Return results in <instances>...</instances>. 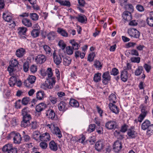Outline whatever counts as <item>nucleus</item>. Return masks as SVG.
I'll list each match as a JSON object with an SVG mask.
<instances>
[{
  "mask_svg": "<svg viewBox=\"0 0 153 153\" xmlns=\"http://www.w3.org/2000/svg\"><path fill=\"white\" fill-rule=\"evenodd\" d=\"M18 65L19 63L16 59L13 58L11 59L10 62V65L7 68V71L10 75H13V72L15 71L14 68L18 67Z\"/></svg>",
  "mask_w": 153,
  "mask_h": 153,
  "instance_id": "obj_1",
  "label": "nucleus"
},
{
  "mask_svg": "<svg viewBox=\"0 0 153 153\" xmlns=\"http://www.w3.org/2000/svg\"><path fill=\"white\" fill-rule=\"evenodd\" d=\"M36 79V77L34 76H29L27 79L24 81V85L27 87L32 88L33 87V84L35 82Z\"/></svg>",
  "mask_w": 153,
  "mask_h": 153,
  "instance_id": "obj_2",
  "label": "nucleus"
},
{
  "mask_svg": "<svg viewBox=\"0 0 153 153\" xmlns=\"http://www.w3.org/2000/svg\"><path fill=\"white\" fill-rule=\"evenodd\" d=\"M2 150L4 152H7V153H17V149L13 147L12 144L10 143H8L4 146Z\"/></svg>",
  "mask_w": 153,
  "mask_h": 153,
  "instance_id": "obj_3",
  "label": "nucleus"
},
{
  "mask_svg": "<svg viewBox=\"0 0 153 153\" xmlns=\"http://www.w3.org/2000/svg\"><path fill=\"white\" fill-rule=\"evenodd\" d=\"M47 81L42 84L41 87L43 89L46 90L47 89H51L53 87L56 82V80L52 79H46Z\"/></svg>",
  "mask_w": 153,
  "mask_h": 153,
  "instance_id": "obj_4",
  "label": "nucleus"
},
{
  "mask_svg": "<svg viewBox=\"0 0 153 153\" xmlns=\"http://www.w3.org/2000/svg\"><path fill=\"white\" fill-rule=\"evenodd\" d=\"M10 136L11 138H13V142L15 143H20L22 140L21 136L19 133L18 132H12L10 133Z\"/></svg>",
  "mask_w": 153,
  "mask_h": 153,
  "instance_id": "obj_5",
  "label": "nucleus"
},
{
  "mask_svg": "<svg viewBox=\"0 0 153 153\" xmlns=\"http://www.w3.org/2000/svg\"><path fill=\"white\" fill-rule=\"evenodd\" d=\"M59 110L61 112H64L67 110L69 107V105L67 102L64 101H61L57 105Z\"/></svg>",
  "mask_w": 153,
  "mask_h": 153,
  "instance_id": "obj_6",
  "label": "nucleus"
},
{
  "mask_svg": "<svg viewBox=\"0 0 153 153\" xmlns=\"http://www.w3.org/2000/svg\"><path fill=\"white\" fill-rule=\"evenodd\" d=\"M128 33L129 35L131 37L138 38L140 36V33L135 28L129 29L128 30Z\"/></svg>",
  "mask_w": 153,
  "mask_h": 153,
  "instance_id": "obj_7",
  "label": "nucleus"
},
{
  "mask_svg": "<svg viewBox=\"0 0 153 153\" xmlns=\"http://www.w3.org/2000/svg\"><path fill=\"white\" fill-rule=\"evenodd\" d=\"M105 127L108 130L115 129L117 128V123L114 120H111L105 123Z\"/></svg>",
  "mask_w": 153,
  "mask_h": 153,
  "instance_id": "obj_8",
  "label": "nucleus"
},
{
  "mask_svg": "<svg viewBox=\"0 0 153 153\" xmlns=\"http://www.w3.org/2000/svg\"><path fill=\"white\" fill-rule=\"evenodd\" d=\"M102 82L105 85H107L111 80V76L109 71L104 72L102 74Z\"/></svg>",
  "mask_w": 153,
  "mask_h": 153,
  "instance_id": "obj_9",
  "label": "nucleus"
},
{
  "mask_svg": "<svg viewBox=\"0 0 153 153\" xmlns=\"http://www.w3.org/2000/svg\"><path fill=\"white\" fill-rule=\"evenodd\" d=\"M45 115L47 118L52 120L55 119L56 114L54 111L51 108H48L46 111Z\"/></svg>",
  "mask_w": 153,
  "mask_h": 153,
  "instance_id": "obj_10",
  "label": "nucleus"
},
{
  "mask_svg": "<svg viewBox=\"0 0 153 153\" xmlns=\"http://www.w3.org/2000/svg\"><path fill=\"white\" fill-rule=\"evenodd\" d=\"M53 56L55 63L57 65L60 64L62 62V59L60 55L56 54L55 50H54L53 52Z\"/></svg>",
  "mask_w": 153,
  "mask_h": 153,
  "instance_id": "obj_11",
  "label": "nucleus"
},
{
  "mask_svg": "<svg viewBox=\"0 0 153 153\" xmlns=\"http://www.w3.org/2000/svg\"><path fill=\"white\" fill-rule=\"evenodd\" d=\"M46 60L45 56L43 54H39L37 55L35 59V61L36 63L39 64L43 63Z\"/></svg>",
  "mask_w": 153,
  "mask_h": 153,
  "instance_id": "obj_12",
  "label": "nucleus"
},
{
  "mask_svg": "<svg viewBox=\"0 0 153 153\" xmlns=\"http://www.w3.org/2000/svg\"><path fill=\"white\" fill-rule=\"evenodd\" d=\"M122 148L121 142L118 140L116 141L113 145V149L114 152H120Z\"/></svg>",
  "mask_w": 153,
  "mask_h": 153,
  "instance_id": "obj_13",
  "label": "nucleus"
},
{
  "mask_svg": "<svg viewBox=\"0 0 153 153\" xmlns=\"http://www.w3.org/2000/svg\"><path fill=\"white\" fill-rule=\"evenodd\" d=\"M30 111L28 108H24L22 111V115L23 118L31 119V117L30 114Z\"/></svg>",
  "mask_w": 153,
  "mask_h": 153,
  "instance_id": "obj_14",
  "label": "nucleus"
},
{
  "mask_svg": "<svg viewBox=\"0 0 153 153\" xmlns=\"http://www.w3.org/2000/svg\"><path fill=\"white\" fill-rule=\"evenodd\" d=\"M104 146V142L103 140L98 141L95 144V149L97 151H100L103 149Z\"/></svg>",
  "mask_w": 153,
  "mask_h": 153,
  "instance_id": "obj_15",
  "label": "nucleus"
},
{
  "mask_svg": "<svg viewBox=\"0 0 153 153\" xmlns=\"http://www.w3.org/2000/svg\"><path fill=\"white\" fill-rule=\"evenodd\" d=\"M141 112V114L146 116L149 112L147 106L144 104H141L139 107Z\"/></svg>",
  "mask_w": 153,
  "mask_h": 153,
  "instance_id": "obj_16",
  "label": "nucleus"
},
{
  "mask_svg": "<svg viewBox=\"0 0 153 153\" xmlns=\"http://www.w3.org/2000/svg\"><path fill=\"white\" fill-rule=\"evenodd\" d=\"M137 133L133 128L129 129L127 131V135L130 138H133L137 136Z\"/></svg>",
  "mask_w": 153,
  "mask_h": 153,
  "instance_id": "obj_17",
  "label": "nucleus"
},
{
  "mask_svg": "<svg viewBox=\"0 0 153 153\" xmlns=\"http://www.w3.org/2000/svg\"><path fill=\"white\" fill-rule=\"evenodd\" d=\"M12 76L8 82V84L10 86H13L15 85L16 83L17 75L13 73V75H11Z\"/></svg>",
  "mask_w": 153,
  "mask_h": 153,
  "instance_id": "obj_18",
  "label": "nucleus"
},
{
  "mask_svg": "<svg viewBox=\"0 0 153 153\" xmlns=\"http://www.w3.org/2000/svg\"><path fill=\"white\" fill-rule=\"evenodd\" d=\"M26 53L25 49L22 48H20L17 49L16 52V56L19 58L22 57Z\"/></svg>",
  "mask_w": 153,
  "mask_h": 153,
  "instance_id": "obj_19",
  "label": "nucleus"
},
{
  "mask_svg": "<svg viewBox=\"0 0 153 153\" xmlns=\"http://www.w3.org/2000/svg\"><path fill=\"white\" fill-rule=\"evenodd\" d=\"M40 140L41 141L45 142L51 140V137L49 134L46 132L41 134Z\"/></svg>",
  "mask_w": 153,
  "mask_h": 153,
  "instance_id": "obj_20",
  "label": "nucleus"
},
{
  "mask_svg": "<svg viewBox=\"0 0 153 153\" xmlns=\"http://www.w3.org/2000/svg\"><path fill=\"white\" fill-rule=\"evenodd\" d=\"M46 73L47 77L46 79H52V80H55V77L53 76V73L52 69L48 68L46 70Z\"/></svg>",
  "mask_w": 153,
  "mask_h": 153,
  "instance_id": "obj_21",
  "label": "nucleus"
},
{
  "mask_svg": "<svg viewBox=\"0 0 153 153\" xmlns=\"http://www.w3.org/2000/svg\"><path fill=\"white\" fill-rule=\"evenodd\" d=\"M31 119L28 118H23V120L21 122V126L24 128H26L28 127L30 124V120Z\"/></svg>",
  "mask_w": 153,
  "mask_h": 153,
  "instance_id": "obj_22",
  "label": "nucleus"
},
{
  "mask_svg": "<svg viewBox=\"0 0 153 153\" xmlns=\"http://www.w3.org/2000/svg\"><path fill=\"white\" fill-rule=\"evenodd\" d=\"M129 74L127 71H123L121 73L120 78L121 80L124 82H126L128 80Z\"/></svg>",
  "mask_w": 153,
  "mask_h": 153,
  "instance_id": "obj_23",
  "label": "nucleus"
},
{
  "mask_svg": "<svg viewBox=\"0 0 153 153\" xmlns=\"http://www.w3.org/2000/svg\"><path fill=\"white\" fill-rule=\"evenodd\" d=\"M108 106L110 110L115 114L119 112V109L118 107L114 105V103H109Z\"/></svg>",
  "mask_w": 153,
  "mask_h": 153,
  "instance_id": "obj_24",
  "label": "nucleus"
},
{
  "mask_svg": "<svg viewBox=\"0 0 153 153\" xmlns=\"http://www.w3.org/2000/svg\"><path fill=\"white\" fill-rule=\"evenodd\" d=\"M123 16L124 20L128 21H131L132 19L131 13L128 11H124L123 12Z\"/></svg>",
  "mask_w": 153,
  "mask_h": 153,
  "instance_id": "obj_25",
  "label": "nucleus"
},
{
  "mask_svg": "<svg viewBox=\"0 0 153 153\" xmlns=\"http://www.w3.org/2000/svg\"><path fill=\"white\" fill-rule=\"evenodd\" d=\"M46 107V105L44 103H41L36 106V110L37 112H39L44 110Z\"/></svg>",
  "mask_w": 153,
  "mask_h": 153,
  "instance_id": "obj_26",
  "label": "nucleus"
},
{
  "mask_svg": "<svg viewBox=\"0 0 153 153\" xmlns=\"http://www.w3.org/2000/svg\"><path fill=\"white\" fill-rule=\"evenodd\" d=\"M76 19L79 22L82 23H86L87 21V19L84 15L80 14L78 16L76 17Z\"/></svg>",
  "mask_w": 153,
  "mask_h": 153,
  "instance_id": "obj_27",
  "label": "nucleus"
},
{
  "mask_svg": "<svg viewBox=\"0 0 153 153\" xmlns=\"http://www.w3.org/2000/svg\"><path fill=\"white\" fill-rule=\"evenodd\" d=\"M69 104L70 105L74 108H78L79 106V104L78 101L73 98L70 100Z\"/></svg>",
  "mask_w": 153,
  "mask_h": 153,
  "instance_id": "obj_28",
  "label": "nucleus"
},
{
  "mask_svg": "<svg viewBox=\"0 0 153 153\" xmlns=\"http://www.w3.org/2000/svg\"><path fill=\"white\" fill-rule=\"evenodd\" d=\"M57 32L63 37H66L68 36V33L63 28H58L57 30Z\"/></svg>",
  "mask_w": 153,
  "mask_h": 153,
  "instance_id": "obj_29",
  "label": "nucleus"
},
{
  "mask_svg": "<svg viewBox=\"0 0 153 153\" xmlns=\"http://www.w3.org/2000/svg\"><path fill=\"white\" fill-rule=\"evenodd\" d=\"M151 124V123L149 120H145L141 124V129L143 130H145L147 129Z\"/></svg>",
  "mask_w": 153,
  "mask_h": 153,
  "instance_id": "obj_30",
  "label": "nucleus"
},
{
  "mask_svg": "<svg viewBox=\"0 0 153 153\" xmlns=\"http://www.w3.org/2000/svg\"><path fill=\"white\" fill-rule=\"evenodd\" d=\"M22 24L27 27H30L32 26V23L31 20L27 18H23L22 20Z\"/></svg>",
  "mask_w": 153,
  "mask_h": 153,
  "instance_id": "obj_31",
  "label": "nucleus"
},
{
  "mask_svg": "<svg viewBox=\"0 0 153 153\" xmlns=\"http://www.w3.org/2000/svg\"><path fill=\"white\" fill-rule=\"evenodd\" d=\"M3 17L6 21L8 22H11V21L13 22L12 16L10 14L4 13Z\"/></svg>",
  "mask_w": 153,
  "mask_h": 153,
  "instance_id": "obj_32",
  "label": "nucleus"
},
{
  "mask_svg": "<svg viewBox=\"0 0 153 153\" xmlns=\"http://www.w3.org/2000/svg\"><path fill=\"white\" fill-rule=\"evenodd\" d=\"M147 24L150 26L153 27V12L150 13V16L147 19Z\"/></svg>",
  "mask_w": 153,
  "mask_h": 153,
  "instance_id": "obj_33",
  "label": "nucleus"
},
{
  "mask_svg": "<svg viewBox=\"0 0 153 153\" xmlns=\"http://www.w3.org/2000/svg\"><path fill=\"white\" fill-rule=\"evenodd\" d=\"M49 146L50 149L53 151H56L58 149L57 144L53 140H52L50 142Z\"/></svg>",
  "mask_w": 153,
  "mask_h": 153,
  "instance_id": "obj_34",
  "label": "nucleus"
},
{
  "mask_svg": "<svg viewBox=\"0 0 153 153\" xmlns=\"http://www.w3.org/2000/svg\"><path fill=\"white\" fill-rule=\"evenodd\" d=\"M56 36V34L55 32L51 31L48 33L47 36L49 40L51 41L53 40Z\"/></svg>",
  "mask_w": 153,
  "mask_h": 153,
  "instance_id": "obj_35",
  "label": "nucleus"
},
{
  "mask_svg": "<svg viewBox=\"0 0 153 153\" xmlns=\"http://www.w3.org/2000/svg\"><path fill=\"white\" fill-rule=\"evenodd\" d=\"M120 130H116L114 133V135L118 139L120 140L124 138V135Z\"/></svg>",
  "mask_w": 153,
  "mask_h": 153,
  "instance_id": "obj_36",
  "label": "nucleus"
},
{
  "mask_svg": "<svg viewBox=\"0 0 153 153\" xmlns=\"http://www.w3.org/2000/svg\"><path fill=\"white\" fill-rule=\"evenodd\" d=\"M52 133L53 134H55L57 137L59 138H61L62 137L61 131L59 128L57 127H55Z\"/></svg>",
  "mask_w": 153,
  "mask_h": 153,
  "instance_id": "obj_37",
  "label": "nucleus"
},
{
  "mask_svg": "<svg viewBox=\"0 0 153 153\" xmlns=\"http://www.w3.org/2000/svg\"><path fill=\"white\" fill-rule=\"evenodd\" d=\"M109 103H115L117 102V97L116 95L111 94L109 97Z\"/></svg>",
  "mask_w": 153,
  "mask_h": 153,
  "instance_id": "obj_38",
  "label": "nucleus"
},
{
  "mask_svg": "<svg viewBox=\"0 0 153 153\" xmlns=\"http://www.w3.org/2000/svg\"><path fill=\"white\" fill-rule=\"evenodd\" d=\"M43 48L46 54L49 55L52 54V49L49 46L45 45H43Z\"/></svg>",
  "mask_w": 153,
  "mask_h": 153,
  "instance_id": "obj_39",
  "label": "nucleus"
},
{
  "mask_svg": "<svg viewBox=\"0 0 153 153\" xmlns=\"http://www.w3.org/2000/svg\"><path fill=\"white\" fill-rule=\"evenodd\" d=\"M56 2L59 3L61 5L69 7L70 6V3L69 1L66 0L61 1L60 0H55Z\"/></svg>",
  "mask_w": 153,
  "mask_h": 153,
  "instance_id": "obj_40",
  "label": "nucleus"
},
{
  "mask_svg": "<svg viewBox=\"0 0 153 153\" xmlns=\"http://www.w3.org/2000/svg\"><path fill=\"white\" fill-rule=\"evenodd\" d=\"M70 43L72 45V48H73L74 50L78 49L80 47L78 43L76 42L74 39L71 40Z\"/></svg>",
  "mask_w": 153,
  "mask_h": 153,
  "instance_id": "obj_41",
  "label": "nucleus"
},
{
  "mask_svg": "<svg viewBox=\"0 0 153 153\" xmlns=\"http://www.w3.org/2000/svg\"><path fill=\"white\" fill-rule=\"evenodd\" d=\"M101 74L98 73L95 74L93 80L94 82H97L100 81L101 80Z\"/></svg>",
  "mask_w": 153,
  "mask_h": 153,
  "instance_id": "obj_42",
  "label": "nucleus"
},
{
  "mask_svg": "<svg viewBox=\"0 0 153 153\" xmlns=\"http://www.w3.org/2000/svg\"><path fill=\"white\" fill-rule=\"evenodd\" d=\"M63 64L65 66H68L71 63V59L68 56H66L63 58Z\"/></svg>",
  "mask_w": 153,
  "mask_h": 153,
  "instance_id": "obj_43",
  "label": "nucleus"
},
{
  "mask_svg": "<svg viewBox=\"0 0 153 153\" xmlns=\"http://www.w3.org/2000/svg\"><path fill=\"white\" fill-rule=\"evenodd\" d=\"M33 137L35 140L37 141L39 139L40 140L41 135L40 134V133L38 131H35L33 132Z\"/></svg>",
  "mask_w": 153,
  "mask_h": 153,
  "instance_id": "obj_44",
  "label": "nucleus"
},
{
  "mask_svg": "<svg viewBox=\"0 0 153 153\" xmlns=\"http://www.w3.org/2000/svg\"><path fill=\"white\" fill-rule=\"evenodd\" d=\"M45 93L44 91H38L36 94V98L39 100H42L44 98Z\"/></svg>",
  "mask_w": 153,
  "mask_h": 153,
  "instance_id": "obj_45",
  "label": "nucleus"
},
{
  "mask_svg": "<svg viewBox=\"0 0 153 153\" xmlns=\"http://www.w3.org/2000/svg\"><path fill=\"white\" fill-rule=\"evenodd\" d=\"M143 71V68L142 66H139L136 69L134 72V74L136 76H138L140 75Z\"/></svg>",
  "mask_w": 153,
  "mask_h": 153,
  "instance_id": "obj_46",
  "label": "nucleus"
},
{
  "mask_svg": "<svg viewBox=\"0 0 153 153\" xmlns=\"http://www.w3.org/2000/svg\"><path fill=\"white\" fill-rule=\"evenodd\" d=\"M94 66L98 69H101L102 67V64L99 60H96L94 64Z\"/></svg>",
  "mask_w": 153,
  "mask_h": 153,
  "instance_id": "obj_47",
  "label": "nucleus"
},
{
  "mask_svg": "<svg viewBox=\"0 0 153 153\" xmlns=\"http://www.w3.org/2000/svg\"><path fill=\"white\" fill-rule=\"evenodd\" d=\"M29 126L31 127V129H35L39 126V125L36 121H33L30 123Z\"/></svg>",
  "mask_w": 153,
  "mask_h": 153,
  "instance_id": "obj_48",
  "label": "nucleus"
},
{
  "mask_svg": "<svg viewBox=\"0 0 153 153\" xmlns=\"http://www.w3.org/2000/svg\"><path fill=\"white\" fill-rule=\"evenodd\" d=\"M85 56V54L84 53H81L79 51H76L75 52V56L77 58L78 57H80L81 59L84 58Z\"/></svg>",
  "mask_w": 153,
  "mask_h": 153,
  "instance_id": "obj_49",
  "label": "nucleus"
},
{
  "mask_svg": "<svg viewBox=\"0 0 153 153\" xmlns=\"http://www.w3.org/2000/svg\"><path fill=\"white\" fill-rule=\"evenodd\" d=\"M129 53L130 54L133 56H138L139 55L138 51L134 49L130 50L129 52Z\"/></svg>",
  "mask_w": 153,
  "mask_h": 153,
  "instance_id": "obj_50",
  "label": "nucleus"
},
{
  "mask_svg": "<svg viewBox=\"0 0 153 153\" xmlns=\"http://www.w3.org/2000/svg\"><path fill=\"white\" fill-rule=\"evenodd\" d=\"M18 30V33L20 35H25L27 30V28L24 27H20Z\"/></svg>",
  "mask_w": 153,
  "mask_h": 153,
  "instance_id": "obj_51",
  "label": "nucleus"
},
{
  "mask_svg": "<svg viewBox=\"0 0 153 153\" xmlns=\"http://www.w3.org/2000/svg\"><path fill=\"white\" fill-rule=\"evenodd\" d=\"M130 60L132 62L139 63L140 61V58L139 57H133L131 58Z\"/></svg>",
  "mask_w": 153,
  "mask_h": 153,
  "instance_id": "obj_52",
  "label": "nucleus"
},
{
  "mask_svg": "<svg viewBox=\"0 0 153 153\" xmlns=\"http://www.w3.org/2000/svg\"><path fill=\"white\" fill-rule=\"evenodd\" d=\"M30 18L33 21H37L39 19V16L36 13H31L30 14Z\"/></svg>",
  "mask_w": 153,
  "mask_h": 153,
  "instance_id": "obj_53",
  "label": "nucleus"
},
{
  "mask_svg": "<svg viewBox=\"0 0 153 153\" xmlns=\"http://www.w3.org/2000/svg\"><path fill=\"white\" fill-rule=\"evenodd\" d=\"M95 129V125L94 124H91L89 126L87 131L89 133H91L94 131Z\"/></svg>",
  "mask_w": 153,
  "mask_h": 153,
  "instance_id": "obj_54",
  "label": "nucleus"
},
{
  "mask_svg": "<svg viewBox=\"0 0 153 153\" xmlns=\"http://www.w3.org/2000/svg\"><path fill=\"white\" fill-rule=\"evenodd\" d=\"M47 129H49L52 132L56 126L54 124L51 123V124H47L46 125Z\"/></svg>",
  "mask_w": 153,
  "mask_h": 153,
  "instance_id": "obj_55",
  "label": "nucleus"
},
{
  "mask_svg": "<svg viewBox=\"0 0 153 153\" xmlns=\"http://www.w3.org/2000/svg\"><path fill=\"white\" fill-rule=\"evenodd\" d=\"M66 52L69 55H71L73 53V51L72 47L70 46H67L66 48Z\"/></svg>",
  "mask_w": 153,
  "mask_h": 153,
  "instance_id": "obj_56",
  "label": "nucleus"
},
{
  "mask_svg": "<svg viewBox=\"0 0 153 153\" xmlns=\"http://www.w3.org/2000/svg\"><path fill=\"white\" fill-rule=\"evenodd\" d=\"M146 129L147 134H151L153 133V124H151Z\"/></svg>",
  "mask_w": 153,
  "mask_h": 153,
  "instance_id": "obj_57",
  "label": "nucleus"
},
{
  "mask_svg": "<svg viewBox=\"0 0 153 153\" xmlns=\"http://www.w3.org/2000/svg\"><path fill=\"white\" fill-rule=\"evenodd\" d=\"M39 31L37 29H34L31 32V34L32 36L36 37L39 36Z\"/></svg>",
  "mask_w": 153,
  "mask_h": 153,
  "instance_id": "obj_58",
  "label": "nucleus"
},
{
  "mask_svg": "<svg viewBox=\"0 0 153 153\" xmlns=\"http://www.w3.org/2000/svg\"><path fill=\"white\" fill-rule=\"evenodd\" d=\"M58 45L62 50H64L66 47L65 44L63 41L62 40L59 41L58 43Z\"/></svg>",
  "mask_w": 153,
  "mask_h": 153,
  "instance_id": "obj_59",
  "label": "nucleus"
},
{
  "mask_svg": "<svg viewBox=\"0 0 153 153\" xmlns=\"http://www.w3.org/2000/svg\"><path fill=\"white\" fill-rule=\"evenodd\" d=\"M39 146L42 149H45L48 146V144L42 141L40 143Z\"/></svg>",
  "mask_w": 153,
  "mask_h": 153,
  "instance_id": "obj_60",
  "label": "nucleus"
},
{
  "mask_svg": "<svg viewBox=\"0 0 153 153\" xmlns=\"http://www.w3.org/2000/svg\"><path fill=\"white\" fill-rule=\"evenodd\" d=\"M119 73V71L118 69L115 68L112 69V71L111 72V75L116 76Z\"/></svg>",
  "mask_w": 153,
  "mask_h": 153,
  "instance_id": "obj_61",
  "label": "nucleus"
},
{
  "mask_svg": "<svg viewBox=\"0 0 153 153\" xmlns=\"http://www.w3.org/2000/svg\"><path fill=\"white\" fill-rule=\"evenodd\" d=\"M128 127V126L127 125L124 124L121 126L120 131L124 133L127 131Z\"/></svg>",
  "mask_w": 153,
  "mask_h": 153,
  "instance_id": "obj_62",
  "label": "nucleus"
},
{
  "mask_svg": "<svg viewBox=\"0 0 153 153\" xmlns=\"http://www.w3.org/2000/svg\"><path fill=\"white\" fill-rule=\"evenodd\" d=\"M57 95L58 96V97L60 99H62L63 98V97L65 96V93L64 92L62 91H59L57 93Z\"/></svg>",
  "mask_w": 153,
  "mask_h": 153,
  "instance_id": "obj_63",
  "label": "nucleus"
},
{
  "mask_svg": "<svg viewBox=\"0 0 153 153\" xmlns=\"http://www.w3.org/2000/svg\"><path fill=\"white\" fill-rule=\"evenodd\" d=\"M95 56V54L94 53H90L88 56V60L90 61H92L93 60Z\"/></svg>",
  "mask_w": 153,
  "mask_h": 153,
  "instance_id": "obj_64",
  "label": "nucleus"
}]
</instances>
